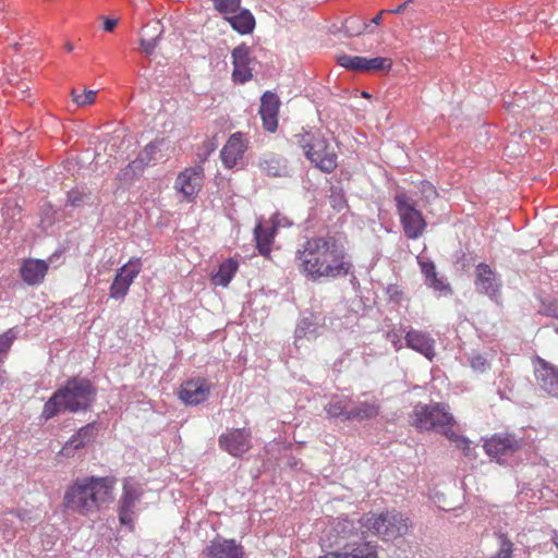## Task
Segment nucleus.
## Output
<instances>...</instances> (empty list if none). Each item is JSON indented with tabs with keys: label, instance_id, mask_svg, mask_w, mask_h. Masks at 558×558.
Returning a JSON list of instances; mask_svg holds the SVG:
<instances>
[{
	"label": "nucleus",
	"instance_id": "nucleus-1",
	"mask_svg": "<svg viewBox=\"0 0 558 558\" xmlns=\"http://www.w3.org/2000/svg\"><path fill=\"white\" fill-rule=\"evenodd\" d=\"M295 262L299 271L313 282L348 277L354 268L343 241L329 232L300 243Z\"/></svg>",
	"mask_w": 558,
	"mask_h": 558
},
{
	"label": "nucleus",
	"instance_id": "nucleus-2",
	"mask_svg": "<svg viewBox=\"0 0 558 558\" xmlns=\"http://www.w3.org/2000/svg\"><path fill=\"white\" fill-rule=\"evenodd\" d=\"M410 526L409 518L397 511H386L379 514L367 513L359 520L338 518L329 531L333 537V539L329 537V546H344L345 543L353 542L354 536L361 542L377 546L375 542L367 539V533L379 536L385 541H393L404 536ZM354 543L357 542L354 541Z\"/></svg>",
	"mask_w": 558,
	"mask_h": 558
},
{
	"label": "nucleus",
	"instance_id": "nucleus-3",
	"mask_svg": "<svg viewBox=\"0 0 558 558\" xmlns=\"http://www.w3.org/2000/svg\"><path fill=\"white\" fill-rule=\"evenodd\" d=\"M116 480L110 476L76 478L65 490V510L83 517L96 514L105 504L113 500Z\"/></svg>",
	"mask_w": 558,
	"mask_h": 558
},
{
	"label": "nucleus",
	"instance_id": "nucleus-4",
	"mask_svg": "<svg viewBox=\"0 0 558 558\" xmlns=\"http://www.w3.org/2000/svg\"><path fill=\"white\" fill-rule=\"evenodd\" d=\"M97 389L85 377H71L44 404L41 418L48 421L61 412H86L96 400Z\"/></svg>",
	"mask_w": 558,
	"mask_h": 558
},
{
	"label": "nucleus",
	"instance_id": "nucleus-5",
	"mask_svg": "<svg viewBox=\"0 0 558 558\" xmlns=\"http://www.w3.org/2000/svg\"><path fill=\"white\" fill-rule=\"evenodd\" d=\"M294 137L315 167L325 173H330L337 168V154L319 132H304Z\"/></svg>",
	"mask_w": 558,
	"mask_h": 558
},
{
	"label": "nucleus",
	"instance_id": "nucleus-6",
	"mask_svg": "<svg viewBox=\"0 0 558 558\" xmlns=\"http://www.w3.org/2000/svg\"><path fill=\"white\" fill-rule=\"evenodd\" d=\"M453 423L454 418L448 412V407L441 403H418L413 410L412 425L420 430L436 429L442 434V430L450 428Z\"/></svg>",
	"mask_w": 558,
	"mask_h": 558
},
{
	"label": "nucleus",
	"instance_id": "nucleus-7",
	"mask_svg": "<svg viewBox=\"0 0 558 558\" xmlns=\"http://www.w3.org/2000/svg\"><path fill=\"white\" fill-rule=\"evenodd\" d=\"M397 214L408 239H418L426 229L423 214L416 208L414 199L401 191L395 195Z\"/></svg>",
	"mask_w": 558,
	"mask_h": 558
},
{
	"label": "nucleus",
	"instance_id": "nucleus-8",
	"mask_svg": "<svg viewBox=\"0 0 558 558\" xmlns=\"http://www.w3.org/2000/svg\"><path fill=\"white\" fill-rule=\"evenodd\" d=\"M523 447V439L510 433H497L484 442L486 453L499 463L515 454Z\"/></svg>",
	"mask_w": 558,
	"mask_h": 558
},
{
	"label": "nucleus",
	"instance_id": "nucleus-9",
	"mask_svg": "<svg viewBox=\"0 0 558 558\" xmlns=\"http://www.w3.org/2000/svg\"><path fill=\"white\" fill-rule=\"evenodd\" d=\"M142 270L140 258H131L120 267L109 288V296L114 300H122L128 294L131 284Z\"/></svg>",
	"mask_w": 558,
	"mask_h": 558
},
{
	"label": "nucleus",
	"instance_id": "nucleus-10",
	"mask_svg": "<svg viewBox=\"0 0 558 558\" xmlns=\"http://www.w3.org/2000/svg\"><path fill=\"white\" fill-rule=\"evenodd\" d=\"M339 65L354 72L375 73L389 71L391 60L384 57L365 58L360 56L341 54L337 58Z\"/></svg>",
	"mask_w": 558,
	"mask_h": 558
},
{
	"label": "nucleus",
	"instance_id": "nucleus-11",
	"mask_svg": "<svg viewBox=\"0 0 558 558\" xmlns=\"http://www.w3.org/2000/svg\"><path fill=\"white\" fill-rule=\"evenodd\" d=\"M219 446L230 456L239 458L252 447V433L248 428H231L219 436Z\"/></svg>",
	"mask_w": 558,
	"mask_h": 558
},
{
	"label": "nucleus",
	"instance_id": "nucleus-12",
	"mask_svg": "<svg viewBox=\"0 0 558 558\" xmlns=\"http://www.w3.org/2000/svg\"><path fill=\"white\" fill-rule=\"evenodd\" d=\"M142 495L143 489L137 482L131 478L124 481L118 506L119 521L122 525H132L134 509Z\"/></svg>",
	"mask_w": 558,
	"mask_h": 558
},
{
	"label": "nucleus",
	"instance_id": "nucleus-13",
	"mask_svg": "<svg viewBox=\"0 0 558 558\" xmlns=\"http://www.w3.org/2000/svg\"><path fill=\"white\" fill-rule=\"evenodd\" d=\"M232 61V81L235 84L243 85L253 78V68L251 66L254 58L251 56V47L241 44L231 51Z\"/></svg>",
	"mask_w": 558,
	"mask_h": 558
},
{
	"label": "nucleus",
	"instance_id": "nucleus-14",
	"mask_svg": "<svg viewBox=\"0 0 558 558\" xmlns=\"http://www.w3.org/2000/svg\"><path fill=\"white\" fill-rule=\"evenodd\" d=\"M475 290L495 300L499 295L502 282L499 275L487 264L480 263L475 268Z\"/></svg>",
	"mask_w": 558,
	"mask_h": 558
},
{
	"label": "nucleus",
	"instance_id": "nucleus-15",
	"mask_svg": "<svg viewBox=\"0 0 558 558\" xmlns=\"http://www.w3.org/2000/svg\"><path fill=\"white\" fill-rule=\"evenodd\" d=\"M203 180L204 169L202 166L197 165L181 171L175 179L174 187L182 193L185 198L192 201L201 192Z\"/></svg>",
	"mask_w": 558,
	"mask_h": 558
},
{
	"label": "nucleus",
	"instance_id": "nucleus-16",
	"mask_svg": "<svg viewBox=\"0 0 558 558\" xmlns=\"http://www.w3.org/2000/svg\"><path fill=\"white\" fill-rule=\"evenodd\" d=\"M534 373L539 388L548 396L558 398V367L537 356Z\"/></svg>",
	"mask_w": 558,
	"mask_h": 558
},
{
	"label": "nucleus",
	"instance_id": "nucleus-17",
	"mask_svg": "<svg viewBox=\"0 0 558 558\" xmlns=\"http://www.w3.org/2000/svg\"><path fill=\"white\" fill-rule=\"evenodd\" d=\"M353 541L357 543H345L344 546L338 547V549L318 558H378L376 545L361 542L356 537Z\"/></svg>",
	"mask_w": 558,
	"mask_h": 558
},
{
	"label": "nucleus",
	"instance_id": "nucleus-18",
	"mask_svg": "<svg viewBox=\"0 0 558 558\" xmlns=\"http://www.w3.org/2000/svg\"><path fill=\"white\" fill-rule=\"evenodd\" d=\"M405 345L427 360L433 361L436 355L435 339L425 331L410 329L404 336Z\"/></svg>",
	"mask_w": 558,
	"mask_h": 558
},
{
	"label": "nucleus",
	"instance_id": "nucleus-19",
	"mask_svg": "<svg viewBox=\"0 0 558 558\" xmlns=\"http://www.w3.org/2000/svg\"><path fill=\"white\" fill-rule=\"evenodd\" d=\"M206 555L210 558H243V547L234 539L216 536L206 547Z\"/></svg>",
	"mask_w": 558,
	"mask_h": 558
},
{
	"label": "nucleus",
	"instance_id": "nucleus-20",
	"mask_svg": "<svg viewBox=\"0 0 558 558\" xmlns=\"http://www.w3.org/2000/svg\"><path fill=\"white\" fill-rule=\"evenodd\" d=\"M280 100L271 92H265L260 97L259 114L263 120V126L269 132H275L278 126V112Z\"/></svg>",
	"mask_w": 558,
	"mask_h": 558
},
{
	"label": "nucleus",
	"instance_id": "nucleus-21",
	"mask_svg": "<svg viewBox=\"0 0 558 558\" xmlns=\"http://www.w3.org/2000/svg\"><path fill=\"white\" fill-rule=\"evenodd\" d=\"M417 263L420 265L421 272L424 276V282L427 287L432 288L440 295H448L452 293L451 287L447 282L446 278L438 276L434 262L424 257H417Z\"/></svg>",
	"mask_w": 558,
	"mask_h": 558
},
{
	"label": "nucleus",
	"instance_id": "nucleus-22",
	"mask_svg": "<svg viewBox=\"0 0 558 558\" xmlns=\"http://www.w3.org/2000/svg\"><path fill=\"white\" fill-rule=\"evenodd\" d=\"M209 385L205 379H195L184 383L179 391L180 399L190 405H197L207 400Z\"/></svg>",
	"mask_w": 558,
	"mask_h": 558
},
{
	"label": "nucleus",
	"instance_id": "nucleus-23",
	"mask_svg": "<svg viewBox=\"0 0 558 558\" xmlns=\"http://www.w3.org/2000/svg\"><path fill=\"white\" fill-rule=\"evenodd\" d=\"M245 149L246 146L242 133L238 132L232 134L220 153L225 167L229 169L233 168L238 161L242 159Z\"/></svg>",
	"mask_w": 558,
	"mask_h": 558
},
{
	"label": "nucleus",
	"instance_id": "nucleus-24",
	"mask_svg": "<svg viewBox=\"0 0 558 558\" xmlns=\"http://www.w3.org/2000/svg\"><path fill=\"white\" fill-rule=\"evenodd\" d=\"M48 264L43 259L28 258L23 260L20 275L22 280L28 286H37L43 282L47 271Z\"/></svg>",
	"mask_w": 558,
	"mask_h": 558
},
{
	"label": "nucleus",
	"instance_id": "nucleus-25",
	"mask_svg": "<svg viewBox=\"0 0 558 558\" xmlns=\"http://www.w3.org/2000/svg\"><path fill=\"white\" fill-rule=\"evenodd\" d=\"M96 436V423L92 422L81 427L63 446L61 454L72 457L74 451L84 448Z\"/></svg>",
	"mask_w": 558,
	"mask_h": 558
},
{
	"label": "nucleus",
	"instance_id": "nucleus-26",
	"mask_svg": "<svg viewBox=\"0 0 558 558\" xmlns=\"http://www.w3.org/2000/svg\"><path fill=\"white\" fill-rule=\"evenodd\" d=\"M163 32L160 21H151L142 28L140 46L145 54L149 56L155 51Z\"/></svg>",
	"mask_w": 558,
	"mask_h": 558
},
{
	"label": "nucleus",
	"instance_id": "nucleus-27",
	"mask_svg": "<svg viewBox=\"0 0 558 558\" xmlns=\"http://www.w3.org/2000/svg\"><path fill=\"white\" fill-rule=\"evenodd\" d=\"M380 411V404L377 400L372 401H359L352 400L350 405V413L347 416L349 421H365L375 418Z\"/></svg>",
	"mask_w": 558,
	"mask_h": 558
},
{
	"label": "nucleus",
	"instance_id": "nucleus-28",
	"mask_svg": "<svg viewBox=\"0 0 558 558\" xmlns=\"http://www.w3.org/2000/svg\"><path fill=\"white\" fill-rule=\"evenodd\" d=\"M276 235V231L264 221H258V223L254 228V239L256 242V247L258 253L263 256H268L271 251V244L274 238Z\"/></svg>",
	"mask_w": 558,
	"mask_h": 558
},
{
	"label": "nucleus",
	"instance_id": "nucleus-29",
	"mask_svg": "<svg viewBox=\"0 0 558 558\" xmlns=\"http://www.w3.org/2000/svg\"><path fill=\"white\" fill-rule=\"evenodd\" d=\"M352 399L345 396H333L325 404L324 410L329 418H340L343 422H348L347 416L350 413V405Z\"/></svg>",
	"mask_w": 558,
	"mask_h": 558
},
{
	"label": "nucleus",
	"instance_id": "nucleus-30",
	"mask_svg": "<svg viewBox=\"0 0 558 558\" xmlns=\"http://www.w3.org/2000/svg\"><path fill=\"white\" fill-rule=\"evenodd\" d=\"M259 167L264 173L275 178L287 177L289 172L287 160L274 154L266 155L260 160Z\"/></svg>",
	"mask_w": 558,
	"mask_h": 558
},
{
	"label": "nucleus",
	"instance_id": "nucleus-31",
	"mask_svg": "<svg viewBox=\"0 0 558 558\" xmlns=\"http://www.w3.org/2000/svg\"><path fill=\"white\" fill-rule=\"evenodd\" d=\"M232 28L242 35L251 34L255 27V17L246 10H239L235 14L227 16Z\"/></svg>",
	"mask_w": 558,
	"mask_h": 558
},
{
	"label": "nucleus",
	"instance_id": "nucleus-32",
	"mask_svg": "<svg viewBox=\"0 0 558 558\" xmlns=\"http://www.w3.org/2000/svg\"><path fill=\"white\" fill-rule=\"evenodd\" d=\"M239 264L235 259L229 258L220 264L218 271L213 276L216 286L228 287L238 271Z\"/></svg>",
	"mask_w": 558,
	"mask_h": 558
},
{
	"label": "nucleus",
	"instance_id": "nucleus-33",
	"mask_svg": "<svg viewBox=\"0 0 558 558\" xmlns=\"http://www.w3.org/2000/svg\"><path fill=\"white\" fill-rule=\"evenodd\" d=\"M318 316L310 313L303 315L295 328L296 338L315 337L318 333Z\"/></svg>",
	"mask_w": 558,
	"mask_h": 558
},
{
	"label": "nucleus",
	"instance_id": "nucleus-34",
	"mask_svg": "<svg viewBox=\"0 0 558 558\" xmlns=\"http://www.w3.org/2000/svg\"><path fill=\"white\" fill-rule=\"evenodd\" d=\"M141 162L137 159L131 161L117 174V179L123 184H130L140 179L146 169Z\"/></svg>",
	"mask_w": 558,
	"mask_h": 558
},
{
	"label": "nucleus",
	"instance_id": "nucleus-35",
	"mask_svg": "<svg viewBox=\"0 0 558 558\" xmlns=\"http://www.w3.org/2000/svg\"><path fill=\"white\" fill-rule=\"evenodd\" d=\"M442 435L448 438L454 446L462 450L465 457H471L473 449L471 448V444L469 439L463 436L458 435L454 430L450 428H445L442 430Z\"/></svg>",
	"mask_w": 558,
	"mask_h": 558
},
{
	"label": "nucleus",
	"instance_id": "nucleus-36",
	"mask_svg": "<svg viewBox=\"0 0 558 558\" xmlns=\"http://www.w3.org/2000/svg\"><path fill=\"white\" fill-rule=\"evenodd\" d=\"M369 27L365 21L359 16H350L343 23V29L347 36H359Z\"/></svg>",
	"mask_w": 558,
	"mask_h": 558
},
{
	"label": "nucleus",
	"instance_id": "nucleus-37",
	"mask_svg": "<svg viewBox=\"0 0 558 558\" xmlns=\"http://www.w3.org/2000/svg\"><path fill=\"white\" fill-rule=\"evenodd\" d=\"M539 303V314L558 319V295L541 298Z\"/></svg>",
	"mask_w": 558,
	"mask_h": 558
},
{
	"label": "nucleus",
	"instance_id": "nucleus-38",
	"mask_svg": "<svg viewBox=\"0 0 558 558\" xmlns=\"http://www.w3.org/2000/svg\"><path fill=\"white\" fill-rule=\"evenodd\" d=\"M215 9L227 16L235 14L241 9V0H211Z\"/></svg>",
	"mask_w": 558,
	"mask_h": 558
},
{
	"label": "nucleus",
	"instance_id": "nucleus-39",
	"mask_svg": "<svg viewBox=\"0 0 558 558\" xmlns=\"http://www.w3.org/2000/svg\"><path fill=\"white\" fill-rule=\"evenodd\" d=\"M16 336L17 332L14 328H10L4 333L0 335V363H2L4 357L8 355Z\"/></svg>",
	"mask_w": 558,
	"mask_h": 558
},
{
	"label": "nucleus",
	"instance_id": "nucleus-40",
	"mask_svg": "<svg viewBox=\"0 0 558 558\" xmlns=\"http://www.w3.org/2000/svg\"><path fill=\"white\" fill-rule=\"evenodd\" d=\"M158 150H159V144L157 142H150L138 154L136 159L138 161H142L141 163H144V167L146 168L151 161L155 160V155Z\"/></svg>",
	"mask_w": 558,
	"mask_h": 558
},
{
	"label": "nucleus",
	"instance_id": "nucleus-41",
	"mask_svg": "<svg viewBox=\"0 0 558 558\" xmlns=\"http://www.w3.org/2000/svg\"><path fill=\"white\" fill-rule=\"evenodd\" d=\"M71 96L73 101L77 106H87L95 101L96 92L90 89H84L82 93H78L77 89L73 88L71 92Z\"/></svg>",
	"mask_w": 558,
	"mask_h": 558
},
{
	"label": "nucleus",
	"instance_id": "nucleus-42",
	"mask_svg": "<svg viewBox=\"0 0 558 558\" xmlns=\"http://www.w3.org/2000/svg\"><path fill=\"white\" fill-rule=\"evenodd\" d=\"M418 191L421 193V197L426 203H430L437 198L438 193L436 187L428 181H421L418 184Z\"/></svg>",
	"mask_w": 558,
	"mask_h": 558
},
{
	"label": "nucleus",
	"instance_id": "nucleus-43",
	"mask_svg": "<svg viewBox=\"0 0 558 558\" xmlns=\"http://www.w3.org/2000/svg\"><path fill=\"white\" fill-rule=\"evenodd\" d=\"M470 365L475 372L484 373L489 367L490 364L486 356L482 354H475L470 359Z\"/></svg>",
	"mask_w": 558,
	"mask_h": 558
},
{
	"label": "nucleus",
	"instance_id": "nucleus-44",
	"mask_svg": "<svg viewBox=\"0 0 558 558\" xmlns=\"http://www.w3.org/2000/svg\"><path fill=\"white\" fill-rule=\"evenodd\" d=\"M85 193L78 189H73L66 194V205L72 207L81 206L85 201Z\"/></svg>",
	"mask_w": 558,
	"mask_h": 558
},
{
	"label": "nucleus",
	"instance_id": "nucleus-45",
	"mask_svg": "<svg viewBox=\"0 0 558 558\" xmlns=\"http://www.w3.org/2000/svg\"><path fill=\"white\" fill-rule=\"evenodd\" d=\"M266 222L272 228L274 231L277 232L280 228H286L291 225L289 219L281 214H274L269 220H266Z\"/></svg>",
	"mask_w": 558,
	"mask_h": 558
},
{
	"label": "nucleus",
	"instance_id": "nucleus-46",
	"mask_svg": "<svg viewBox=\"0 0 558 558\" xmlns=\"http://www.w3.org/2000/svg\"><path fill=\"white\" fill-rule=\"evenodd\" d=\"M386 339L391 342V344L397 351L403 348L401 335L398 333L395 329L386 332Z\"/></svg>",
	"mask_w": 558,
	"mask_h": 558
},
{
	"label": "nucleus",
	"instance_id": "nucleus-47",
	"mask_svg": "<svg viewBox=\"0 0 558 558\" xmlns=\"http://www.w3.org/2000/svg\"><path fill=\"white\" fill-rule=\"evenodd\" d=\"M5 515L17 518L21 522H27L31 520L29 512L26 510H10Z\"/></svg>",
	"mask_w": 558,
	"mask_h": 558
},
{
	"label": "nucleus",
	"instance_id": "nucleus-48",
	"mask_svg": "<svg viewBox=\"0 0 558 558\" xmlns=\"http://www.w3.org/2000/svg\"><path fill=\"white\" fill-rule=\"evenodd\" d=\"M118 20L114 19H107L104 23V29L106 32H112L114 27L117 26Z\"/></svg>",
	"mask_w": 558,
	"mask_h": 558
},
{
	"label": "nucleus",
	"instance_id": "nucleus-49",
	"mask_svg": "<svg viewBox=\"0 0 558 558\" xmlns=\"http://www.w3.org/2000/svg\"><path fill=\"white\" fill-rule=\"evenodd\" d=\"M412 2V0H408L405 1L404 3L400 4L399 7H397L396 9L393 10H386L387 12L389 13H393V14H399L401 12H403V10L407 8V5Z\"/></svg>",
	"mask_w": 558,
	"mask_h": 558
},
{
	"label": "nucleus",
	"instance_id": "nucleus-50",
	"mask_svg": "<svg viewBox=\"0 0 558 558\" xmlns=\"http://www.w3.org/2000/svg\"><path fill=\"white\" fill-rule=\"evenodd\" d=\"M384 13H387L386 10H383L380 11L372 21L371 23L375 24V25H379L381 23V16Z\"/></svg>",
	"mask_w": 558,
	"mask_h": 558
},
{
	"label": "nucleus",
	"instance_id": "nucleus-51",
	"mask_svg": "<svg viewBox=\"0 0 558 558\" xmlns=\"http://www.w3.org/2000/svg\"><path fill=\"white\" fill-rule=\"evenodd\" d=\"M349 276L351 277V279H350L351 284L353 286L354 289H356L360 286V283H359L356 276L354 275V271L352 270V274Z\"/></svg>",
	"mask_w": 558,
	"mask_h": 558
},
{
	"label": "nucleus",
	"instance_id": "nucleus-52",
	"mask_svg": "<svg viewBox=\"0 0 558 558\" xmlns=\"http://www.w3.org/2000/svg\"><path fill=\"white\" fill-rule=\"evenodd\" d=\"M64 48L70 52L74 49L73 45L71 43H65Z\"/></svg>",
	"mask_w": 558,
	"mask_h": 558
},
{
	"label": "nucleus",
	"instance_id": "nucleus-53",
	"mask_svg": "<svg viewBox=\"0 0 558 558\" xmlns=\"http://www.w3.org/2000/svg\"><path fill=\"white\" fill-rule=\"evenodd\" d=\"M553 542L556 545V547L558 548V533H556V532L553 535Z\"/></svg>",
	"mask_w": 558,
	"mask_h": 558
},
{
	"label": "nucleus",
	"instance_id": "nucleus-54",
	"mask_svg": "<svg viewBox=\"0 0 558 558\" xmlns=\"http://www.w3.org/2000/svg\"><path fill=\"white\" fill-rule=\"evenodd\" d=\"M5 526H12L13 525V522L9 519V518H4V523H3Z\"/></svg>",
	"mask_w": 558,
	"mask_h": 558
},
{
	"label": "nucleus",
	"instance_id": "nucleus-55",
	"mask_svg": "<svg viewBox=\"0 0 558 558\" xmlns=\"http://www.w3.org/2000/svg\"><path fill=\"white\" fill-rule=\"evenodd\" d=\"M26 89H28V86L25 83H22L21 93H25Z\"/></svg>",
	"mask_w": 558,
	"mask_h": 558
}]
</instances>
